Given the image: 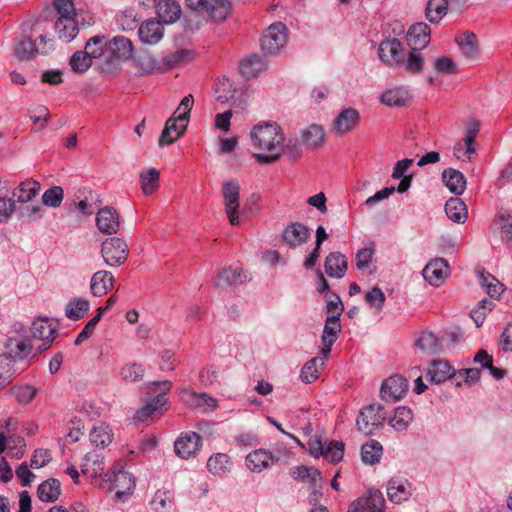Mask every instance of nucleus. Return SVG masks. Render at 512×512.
<instances>
[{
	"label": "nucleus",
	"instance_id": "43",
	"mask_svg": "<svg viewBox=\"0 0 512 512\" xmlns=\"http://www.w3.org/2000/svg\"><path fill=\"white\" fill-rule=\"evenodd\" d=\"M448 0H429L425 15L430 23H439L447 14Z\"/></svg>",
	"mask_w": 512,
	"mask_h": 512
},
{
	"label": "nucleus",
	"instance_id": "35",
	"mask_svg": "<svg viewBox=\"0 0 512 512\" xmlns=\"http://www.w3.org/2000/svg\"><path fill=\"white\" fill-rule=\"evenodd\" d=\"M40 190L39 182L27 179L22 181L12 193L13 199L16 198V201L19 203H27L32 201Z\"/></svg>",
	"mask_w": 512,
	"mask_h": 512
},
{
	"label": "nucleus",
	"instance_id": "8",
	"mask_svg": "<svg viewBox=\"0 0 512 512\" xmlns=\"http://www.w3.org/2000/svg\"><path fill=\"white\" fill-rule=\"evenodd\" d=\"M380 60L387 66H400L404 63L406 50L403 44L396 38L382 41L378 48Z\"/></svg>",
	"mask_w": 512,
	"mask_h": 512
},
{
	"label": "nucleus",
	"instance_id": "50",
	"mask_svg": "<svg viewBox=\"0 0 512 512\" xmlns=\"http://www.w3.org/2000/svg\"><path fill=\"white\" fill-rule=\"evenodd\" d=\"M264 68V63L259 56L252 55L240 63V73L245 78H253Z\"/></svg>",
	"mask_w": 512,
	"mask_h": 512
},
{
	"label": "nucleus",
	"instance_id": "44",
	"mask_svg": "<svg viewBox=\"0 0 512 512\" xmlns=\"http://www.w3.org/2000/svg\"><path fill=\"white\" fill-rule=\"evenodd\" d=\"M382 445L376 440H370L361 447V458L365 464L374 465L382 457Z\"/></svg>",
	"mask_w": 512,
	"mask_h": 512
},
{
	"label": "nucleus",
	"instance_id": "19",
	"mask_svg": "<svg viewBox=\"0 0 512 512\" xmlns=\"http://www.w3.org/2000/svg\"><path fill=\"white\" fill-rule=\"evenodd\" d=\"M107 480L112 483V488L115 490L116 496L121 498L126 493L131 492L135 487L134 477L123 470L115 471L106 474Z\"/></svg>",
	"mask_w": 512,
	"mask_h": 512
},
{
	"label": "nucleus",
	"instance_id": "22",
	"mask_svg": "<svg viewBox=\"0 0 512 512\" xmlns=\"http://www.w3.org/2000/svg\"><path fill=\"white\" fill-rule=\"evenodd\" d=\"M448 265L444 259L438 258L430 261L423 269V277L431 285L438 286L447 275Z\"/></svg>",
	"mask_w": 512,
	"mask_h": 512
},
{
	"label": "nucleus",
	"instance_id": "40",
	"mask_svg": "<svg viewBox=\"0 0 512 512\" xmlns=\"http://www.w3.org/2000/svg\"><path fill=\"white\" fill-rule=\"evenodd\" d=\"M302 140L311 149L323 146L325 143V133L322 126L317 124L310 125L302 132Z\"/></svg>",
	"mask_w": 512,
	"mask_h": 512
},
{
	"label": "nucleus",
	"instance_id": "11",
	"mask_svg": "<svg viewBox=\"0 0 512 512\" xmlns=\"http://www.w3.org/2000/svg\"><path fill=\"white\" fill-rule=\"evenodd\" d=\"M201 448L200 435L195 432H188L177 438L174 443V450L177 456L182 459L195 457Z\"/></svg>",
	"mask_w": 512,
	"mask_h": 512
},
{
	"label": "nucleus",
	"instance_id": "62",
	"mask_svg": "<svg viewBox=\"0 0 512 512\" xmlns=\"http://www.w3.org/2000/svg\"><path fill=\"white\" fill-rule=\"evenodd\" d=\"M193 96L187 95L185 96L179 106L177 107L176 111L174 112L173 116L177 117L179 122H187L189 120V114L193 106Z\"/></svg>",
	"mask_w": 512,
	"mask_h": 512
},
{
	"label": "nucleus",
	"instance_id": "17",
	"mask_svg": "<svg viewBox=\"0 0 512 512\" xmlns=\"http://www.w3.org/2000/svg\"><path fill=\"white\" fill-rule=\"evenodd\" d=\"M115 277L112 272L99 270L90 279V292L95 297L105 296L114 286Z\"/></svg>",
	"mask_w": 512,
	"mask_h": 512
},
{
	"label": "nucleus",
	"instance_id": "41",
	"mask_svg": "<svg viewBox=\"0 0 512 512\" xmlns=\"http://www.w3.org/2000/svg\"><path fill=\"white\" fill-rule=\"evenodd\" d=\"M60 493V482L57 479H48L41 483L37 489L38 498L43 502L56 501Z\"/></svg>",
	"mask_w": 512,
	"mask_h": 512
},
{
	"label": "nucleus",
	"instance_id": "52",
	"mask_svg": "<svg viewBox=\"0 0 512 512\" xmlns=\"http://www.w3.org/2000/svg\"><path fill=\"white\" fill-rule=\"evenodd\" d=\"M160 173L155 168H150L140 174L141 188L145 195L154 193L159 185Z\"/></svg>",
	"mask_w": 512,
	"mask_h": 512
},
{
	"label": "nucleus",
	"instance_id": "56",
	"mask_svg": "<svg viewBox=\"0 0 512 512\" xmlns=\"http://www.w3.org/2000/svg\"><path fill=\"white\" fill-rule=\"evenodd\" d=\"M386 296L381 288L374 286L366 292L365 301L375 311L380 312L384 306Z\"/></svg>",
	"mask_w": 512,
	"mask_h": 512
},
{
	"label": "nucleus",
	"instance_id": "46",
	"mask_svg": "<svg viewBox=\"0 0 512 512\" xmlns=\"http://www.w3.org/2000/svg\"><path fill=\"white\" fill-rule=\"evenodd\" d=\"M90 303L87 299H74L70 301L65 308V316L70 320L77 321L87 315Z\"/></svg>",
	"mask_w": 512,
	"mask_h": 512
},
{
	"label": "nucleus",
	"instance_id": "61",
	"mask_svg": "<svg viewBox=\"0 0 512 512\" xmlns=\"http://www.w3.org/2000/svg\"><path fill=\"white\" fill-rule=\"evenodd\" d=\"M151 504L155 512H168L173 506V501L165 492L157 491Z\"/></svg>",
	"mask_w": 512,
	"mask_h": 512
},
{
	"label": "nucleus",
	"instance_id": "59",
	"mask_svg": "<svg viewBox=\"0 0 512 512\" xmlns=\"http://www.w3.org/2000/svg\"><path fill=\"white\" fill-rule=\"evenodd\" d=\"M121 375L125 380H129L131 382L140 381L144 376V367L142 364L135 362L126 364L121 369Z\"/></svg>",
	"mask_w": 512,
	"mask_h": 512
},
{
	"label": "nucleus",
	"instance_id": "12",
	"mask_svg": "<svg viewBox=\"0 0 512 512\" xmlns=\"http://www.w3.org/2000/svg\"><path fill=\"white\" fill-rule=\"evenodd\" d=\"M96 226L103 234H116L120 230L121 221L115 208L106 206L99 209L96 215Z\"/></svg>",
	"mask_w": 512,
	"mask_h": 512
},
{
	"label": "nucleus",
	"instance_id": "29",
	"mask_svg": "<svg viewBox=\"0 0 512 512\" xmlns=\"http://www.w3.org/2000/svg\"><path fill=\"white\" fill-rule=\"evenodd\" d=\"M208 471L216 477H223L231 472L233 463L225 453H215L207 460Z\"/></svg>",
	"mask_w": 512,
	"mask_h": 512
},
{
	"label": "nucleus",
	"instance_id": "24",
	"mask_svg": "<svg viewBox=\"0 0 512 512\" xmlns=\"http://www.w3.org/2000/svg\"><path fill=\"white\" fill-rule=\"evenodd\" d=\"M407 34L413 50H421L430 43L431 30L429 25L424 22L413 24Z\"/></svg>",
	"mask_w": 512,
	"mask_h": 512
},
{
	"label": "nucleus",
	"instance_id": "20",
	"mask_svg": "<svg viewBox=\"0 0 512 512\" xmlns=\"http://www.w3.org/2000/svg\"><path fill=\"white\" fill-rule=\"evenodd\" d=\"M310 237L308 228L301 223H292L288 225L282 234L284 243L289 247L295 248L305 243Z\"/></svg>",
	"mask_w": 512,
	"mask_h": 512
},
{
	"label": "nucleus",
	"instance_id": "51",
	"mask_svg": "<svg viewBox=\"0 0 512 512\" xmlns=\"http://www.w3.org/2000/svg\"><path fill=\"white\" fill-rule=\"evenodd\" d=\"M113 440V435L109 426L101 424L94 427L90 432V441L97 447H105Z\"/></svg>",
	"mask_w": 512,
	"mask_h": 512
},
{
	"label": "nucleus",
	"instance_id": "21",
	"mask_svg": "<svg viewBox=\"0 0 512 512\" xmlns=\"http://www.w3.org/2000/svg\"><path fill=\"white\" fill-rule=\"evenodd\" d=\"M455 374L456 372L448 361L437 359L431 362L430 368L427 372V379L431 383L440 384L452 376H456Z\"/></svg>",
	"mask_w": 512,
	"mask_h": 512
},
{
	"label": "nucleus",
	"instance_id": "30",
	"mask_svg": "<svg viewBox=\"0 0 512 512\" xmlns=\"http://www.w3.org/2000/svg\"><path fill=\"white\" fill-rule=\"evenodd\" d=\"M25 448L24 438L15 435L6 437L3 432H0V453L7 449L9 456L20 459L25 454Z\"/></svg>",
	"mask_w": 512,
	"mask_h": 512
},
{
	"label": "nucleus",
	"instance_id": "60",
	"mask_svg": "<svg viewBox=\"0 0 512 512\" xmlns=\"http://www.w3.org/2000/svg\"><path fill=\"white\" fill-rule=\"evenodd\" d=\"M323 456L332 463H338L344 456V443L333 441L325 447Z\"/></svg>",
	"mask_w": 512,
	"mask_h": 512
},
{
	"label": "nucleus",
	"instance_id": "28",
	"mask_svg": "<svg viewBox=\"0 0 512 512\" xmlns=\"http://www.w3.org/2000/svg\"><path fill=\"white\" fill-rule=\"evenodd\" d=\"M184 403L192 408L207 407L211 410L217 407V400L206 393H196L190 389H183L180 393Z\"/></svg>",
	"mask_w": 512,
	"mask_h": 512
},
{
	"label": "nucleus",
	"instance_id": "6",
	"mask_svg": "<svg viewBox=\"0 0 512 512\" xmlns=\"http://www.w3.org/2000/svg\"><path fill=\"white\" fill-rule=\"evenodd\" d=\"M385 419L386 412L384 408L379 404H371L361 410L356 420V425L359 431L371 434Z\"/></svg>",
	"mask_w": 512,
	"mask_h": 512
},
{
	"label": "nucleus",
	"instance_id": "33",
	"mask_svg": "<svg viewBox=\"0 0 512 512\" xmlns=\"http://www.w3.org/2000/svg\"><path fill=\"white\" fill-rule=\"evenodd\" d=\"M156 13L159 19L165 23H173L181 15L180 5L174 0H158Z\"/></svg>",
	"mask_w": 512,
	"mask_h": 512
},
{
	"label": "nucleus",
	"instance_id": "5",
	"mask_svg": "<svg viewBox=\"0 0 512 512\" xmlns=\"http://www.w3.org/2000/svg\"><path fill=\"white\" fill-rule=\"evenodd\" d=\"M286 449L277 450L275 453L260 448L250 452L245 458L246 467L254 473H260L270 467L274 462L280 460L281 455H287Z\"/></svg>",
	"mask_w": 512,
	"mask_h": 512
},
{
	"label": "nucleus",
	"instance_id": "38",
	"mask_svg": "<svg viewBox=\"0 0 512 512\" xmlns=\"http://www.w3.org/2000/svg\"><path fill=\"white\" fill-rule=\"evenodd\" d=\"M445 212L455 223H464L468 217L466 204L458 197H451L445 204Z\"/></svg>",
	"mask_w": 512,
	"mask_h": 512
},
{
	"label": "nucleus",
	"instance_id": "4",
	"mask_svg": "<svg viewBox=\"0 0 512 512\" xmlns=\"http://www.w3.org/2000/svg\"><path fill=\"white\" fill-rule=\"evenodd\" d=\"M287 29L282 23L270 25L262 35L261 49L267 55L276 54L287 41Z\"/></svg>",
	"mask_w": 512,
	"mask_h": 512
},
{
	"label": "nucleus",
	"instance_id": "16",
	"mask_svg": "<svg viewBox=\"0 0 512 512\" xmlns=\"http://www.w3.org/2000/svg\"><path fill=\"white\" fill-rule=\"evenodd\" d=\"M138 35L143 44L155 45L163 38L164 28L161 21L148 19L140 25Z\"/></svg>",
	"mask_w": 512,
	"mask_h": 512
},
{
	"label": "nucleus",
	"instance_id": "42",
	"mask_svg": "<svg viewBox=\"0 0 512 512\" xmlns=\"http://www.w3.org/2000/svg\"><path fill=\"white\" fill-rule=\"evenodd\" d=\"M327 358L321 354L307 361L301 370V380L305 383L314 382L319 377V369L323 367Z\"/></svg>",
	"mask_w": 512,
	"mask_h": 512
},
{
	"label": "nucleus",
	"instance_id": "13",
	"mask_svg": "<svg viewBox=\"0 0 512 512\" xmlns=\"http://www.w3.org/2000/svg\"><path fill=\"white\" fill-rule=\"evenodd\" d=\"M360 114L355 108H344L332 122L333 130L337 136L351 132L359 123Z\"/></svg>",
	"mask_w": 512,
	"mask_h": 512
},
{
	"label": "nucleus",
	"instance_id": "55",
	"mask_svg": "<svg viewBox=\"0 0 512 512\" xmlns=\"http://www.w3.org/2000/svg\"><path fill=\"white\" fill-rule=\"evenodd\" d=\"M92 65V58L85 51H77L70 58V66L74 72L83 73Z\"/></svg>",
	"mask_w": 512,
	"mask_h": 512
},
{
	"label": "nucleus",
	"instance_id": "48",
	"mask_svg": "<svg viewBox=\"0 0 512 512\" xmlns=\"http://www.w3.org/2000/svg\"><path fill=\"white\" fill-rule=\"evenodd\" d=\"M291 476L315 486L321 479V472L316 468L302 465L291 469Z\"/></svg>",
	"mask_w": 512,
	"mask_h": 512
},
{
	"label": "nucleus",
	"instance_id": "23",
	"mask_svg": "<svg viewBox=\"0 0 512 512\" xmlns=\"http://www.w3.org/2000/svg\"><path fill=\"white\" fill-rule=\"evenodd\" d=\"M412 486L406 480L391 479L387 484V496L391 502L400 504L412 495Z\"/></svg>",
	"mask_w": 512,
	"mask_h": 512
},
{
	"label": "nucleus",
	"instance_id": "18",
	"mask_svg": "<svg viewBox=\"0 0 512 512\" xmlns=\"http://www.w3.org/2000/svg\"><path fill=\"white\" fill-rule=\"evenodd\" d=\"M187 128V122H179L175 116L170 117L159 138V146L163 147L170 145L184 135Z\"/></svg>",
	"mask_w": 512,
	"mask_h": 512
},
{
	"label": "nucleus",
	"instance_id": "2",
	"mask_svg": "<svg viewBox=\"0 0 512 512\" xmlns=\"http://www.w3.org/2000/svg\"><path fill=\"white\" fill-rule=\"evenodd\" d=\"M129 254L128 245L118 237L105 239L101 244V255L104 262L111 267L123 265Z\"/></svg>",
	"mask_w": 512,
	"mask_h": 512
},
{
	"label": "nucleus",
	"instance_id": "57",
	"mask_svg": "<svg viewBox=\"0 0 512 512\" xmlns=\"http://www.w3.org/2000/svg\"><path fill=\"white\" fill-rule=\"evenodd\" d=\"M104 36H94L90 38L85 45V52L93 59L99 58L104 54L106 48Z\"/></svg>",
	"mask_w": 512,
	"mask_h": 512
},
{
	"label": "nucleus",
	"instance_id": "36",
	"mask_svg": "<svg viewBox=\"0 0 512 512\" xmlns=\"http://www.w3.org/2000/svg\"><path fill=\"white\" fill-rule=\"evenodd\" d=\"M415 346L426 355H435L440 353L442 350V345L437 336L427 331L419 334L416 339Z\"/></svg>",
	"mask_w": 512,
	"mask_h": 512
},
{
	"label": "nucleus",
	"instance_id": "26",
	"mask_svg": "<svg viewBox=\"0 0 512 512\" xmlns=\"http://www.w3.org/2000/svg\"><path fill=\"white\" fill-rule=\"evenodd\" d=\"M31 333L35 339L44 341L40 349H47L55 338L56 328L48 320L39 319L32 323Z\"/></svg>",
	"mask_w": 512,
	"mask_h": 512
},
{
	"label": "nucleus",
	"instance_id": "31",
	"mask_svg": "<svg viewBox=\"0 0 512 512\" xmlns=\"http://www.w3.org/2000/svg\"><path fill=\"white\" fill-rule=\"evenodd\" d=\"M455 41L461 51V54L465 58L470 60L476 59L479 52V43L473 32L466 31L463 34L456 36Z\"/></svg>",
	"mask_w": 512,
	"mask_h": 512
},
{
	"label": "nucleus",
	"instance_id": "32",
	"mask_svg": "<svg viewBox=\"0 0 512 512\" xmlns=\"http://www.w3.org/2000/svg\"><path fill=\"white\" fill-rule=\"evenodd\" d=\"M105 469L103 457L97 452L87 453L83 459L81 471L83 475L95 478L102 475Z\"/></svg>",
	"mask_w": 512,
	"mask_h": 512
},
{
	"label": "nucleus",
	"instance_id": "34",
	"mask_svg": "<svg viewBox=\"0 0 512 512\" xmlns=\"http://www.w3.org/2000/svg\"><path fill=\"white\" fill-rule=\"evenodd\" d=\"M442 180L446 187L455 195H461L466 188V178L460 171L447 168L442 173Z\"/></svg>",
	"mask_w": 512,
	"mask_h": 512
},
{
	"label": "nucleus",
	"instance_id": "27",
	"mask_svg": "<svg viewBox=\"0 0 512 512\" xmlns=\"http://www.w3.org/2000/svg\"><path fill=\"white\" fill-rule=\"evenodd\" d=\"M347 258L340 252H331L324 263L325 272L332 278H343L347 271Z\"/></svg>",
	"mask_w": 512,
	"mask_h": 512
},
{
	"label": "nucleus",
	"instance_id": "3",
	"mask_svg": "<svg viewBox=\"0 0 512 512\" xmlns=\"http://www.w3.org/2000/svg\"><path fill=\"white\" fill-rule=\"evenodd\" d=\"M223 201L225 212L229 222L233 226L240 224V185L236 180L224 182L222 185Z\"/></svg>",
	"mask_w": 512,
	"mask_h": 512
},
{
	"label": "nucleus",
	"instance_id": "49",
	"mask_svg": "<svg viewBox=\"0 0 512 512\" xmlns=\"http://www.w3.org/2000/svg\"><path fill=\"white\" fill-rule=\"evenodd\" d=\"M480 285L491 297H498L503 292V285L490 273L479 272Z\"/></svg>",
	"mask_w": 512,
	"mask_h": 512
},
{
	"label": "nucleus",
	"instance_id": "58",
	"mask_svg": "<svg viewBox=\"0 0 512 512\" xmlns=\"http://www.w3.org/2000/svg\"><path fill=\"white\" fill-rule=\"evenodd\" d=\"M64 197V191L60 186H54L46 190L42 196L44 205L57 208L61 205Z\"/></svg>",
	"mask_w": 512,
	"mask_h": 512
},
{
	"label": "nucleus",
	"instance_id": "15",
	"mask_svg": "<svg viewBox=\"0 0 512 512\" xmlns=\"http://www.w3.org/2000/svg\"><path fill=\"white\" fill-rule=\"evenodd\" d=\"M411 101L409 90L403 86L388 88L380 95V102L388 107L402 108Z\"/></svg>",
	"mask_w": 512,
	"mask_h": 512
},
{
	"label": "nucleus",
	"instance_id": "14",
	"mask_svg": "<svg viewBox=\"0 0 512 512\" xmlns=\"http://www.w3.org/2000/svg\"><path fill=\"white\" fill-rule=\"evenodd\" d=\"M341 332L340 318L337 315H328L322 333L321 354L328 357L333 344L336 342L338 334Z\"/></svg>",
	"mask_w": 512,
	"mask_h": 512
},
{
	"label": "nucleus",
	"instance_id": "1",
	"mask_svg": "<svg viewBox=\"0 0 512 512\" xmlns=\"http://www.w3.org/2000/svg\"><path fill=\"white\" fill-rule=\"evenodd\" d=\"M252 147L258 153L254 154L260 164H270L277 161L285 149V136L276 123L256 125L250 132Z\"/></svg>",
	"mask_w": 512,
	"mask_h": 512
},
{
	"label": "nucleus",
	"instance_id": "39",
	"mask_svg": "<svg viewBox=\"0 0 512 512\" xmlns=\"http://www.w3.org/2000/svg\"><path fill=\"white\" fill-rule=\"evenodd\" d=\"M167 398L163 395H156L150 402L140 408L134 415L135 422H144L155 412L161 411L166 405Z\"/></svg>",
	"mask_w": 512,
	"mask_h": 512
},
{
	"label": "nucleus",
	"instance_id": "45",
	"mask_svg": "<svg viewBox=\"0 0 512 512\" xmlns=\"http://www.w3.org/2000/svg\"><path fill=\"white\" fill-rule=\"evenodd\" d=\"M109 50L117 57L129 59L132 56L133 44L131 40L123 36L114 37L108 44Z\"/></svg>",
	"mask_w": 512,
	"mask_h": 512
},
{
	"label": "nucleus",
	"instance_id": "47",
	"mask_svg": "<svg viewBox=\"0 0 512 512\" xmlns=\"http://www.w3.org/2000/svg\"><path fill=\"white\" fill-rule=\"evenodd\" d=\"M412 420V410L406 406H400L395 409L394 415L390 419V424L396 431H404L408 428Z\"/></svg>",
	"mask_w": 512,
	"mask_h": 512
},
{
	"label": "nucleus",
	"instance_id": "37",
	"mask_svg": "<svg viewBox=\"0 0 512 512\" xmlns=\"http://www.w3.org/2000/svg\"><path fill=\"white\" fill-rule=\"evenodd\" d=\"M55 31L60 40L71 42L78 33V26L75 17L58 18L55 22Z\"/></svg>",
	"mask_w": 512,
	"mask_h": 512
},
{
	"label": "nucleus",
	"instance_id": "7",
	"mask_svg": "<svg viewBox=\"0 0 512 512\" xmlns=\"http://www.w3.org/2000/svg\"><path fill=\"white\" fill-rule=\"evenodd\" d=\"M4 352L1 354V361L14 359L17 362L28 361L33 358V346L30 339H19L10 337L4 345Z\"/></svg>",
	"mask_w": 512,
	"mask_h": 512
},
{
	"label": "nucleus",
	"instance_id": "63",
	"mask_svg": "<svg viewBox=\"0 0 512 512\" xmlns=\"http://www.w3.org/2000/svg\"><path fill=\"white\" fill-rule=\"evenodd\" d=\"M54 8L59 14L58 18L76 16L74 0H54Z\"/></svg>",
	"mask_w": 512,
	"mask_h": 512
},
{
	"label": "nucleus",
	"instance_id": "25",
	"mask_svg": "<svg viewBox=\"0 0 512 512\" xmlns=\"http://www.w3.org/2000/svg\"><path fill=\"white\" fill-rule=\"evenodd\" d=\"M247 280V276L240 268H224L215 277L214 284L217 288L224 289L232 285L242 284Z\"/></svg>",
	"mask_w": 512,
	"mask_h": 512
},
{
	"label": "nucleus",
	"instance_id": "10",
	"mask_svg": "<svg viewBox=\"0 0 512 512\" xmlns=\"http://www.w3.org/2000/svg\"><path fill=\"white\" fill-rule=\"evenodd\" d=\"M385 500L378 489H371L364 498L353 501L348 512H384Z\"/></svg>",
	"mask_w": 512,
	"mask_h": 512
},
{
	"label": "nucleus",
	"instance_id": "9",
	"mask_svg": "<svg viewBox=\"0 0 512 512\" xmlns=\"http://www.w3.org/2000/svg\"><path fill=\"white\" fill-rule=\"evenodd\" d=\"M408 390V381L401 375H393L383 381L380 395L386 402L400 400Z\"/></svg>",
	"mask_w": 512,
	"mask_h": 512
},
{
	"label": "nucleus",
	"instance_id": "64",
	"mask_svg": "<svg viewBox=\"0 0 512 512\" xmlns=\"http://www.w3.org/2000/svg\"><path fill=\"white\" fill-rule=\"evenodd\" d=\"M16 208L13 198L0 197V224L6 223Z\"/></svg>",
	"mask_w": 512,
	"mask_h": 512
},
{
	"label": "nucleus",
	"instance_id": "53",
	"mask_svg": "<svg viewBox=\"0 0 512 512\" xmlns=\"http://www.w3.org/2000/svg\"><path fill=\"white\" fill-rule=\"evenodd\" d=\"M419 51L420 50H413V48H411V51L406 53L404 57V63L402 65H405V69L410 73H420L423 70L424 59Z\"/></svg>",
	"mask_w": 512,
	"mask_h": 512
},
{
	"label": "nucleus",
	"instance_id": "54",
	"mask_svg": "<svg viewBox=\"0 0 512 512\" xmlns=\"http://www.w3.org/2000/svg\"><path fill=\"white\" fill-rule=\"evenodd\" d=\"M36 41L24 36L15 46V54L21 59H30L36 55Z\"/></svg>",
	"mask_w": 512,
	"mask_h": 512
}]
</instances>
